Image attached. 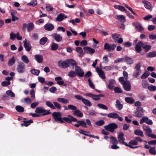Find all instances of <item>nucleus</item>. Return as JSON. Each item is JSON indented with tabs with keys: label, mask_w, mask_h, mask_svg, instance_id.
Listing matches in <instances>:
<instances>
[{
	"label": "nucleus",
	"mask_w": 156,
	"mask_h": 156,
	"mask_svg": "<svg viewBox=\"0 0 156 156\" xmlns=\"http://www.w3.org/2000/svg\"><path fill=\"white\" fill-rule=\"evenodd\" d=\"M52 116L55 121L56 122H59L62 123L65 122V121L71 124L72 122H76L78 123L75 124L74 126L79 127L81 126L82 127L87 128V123L90 126H91L90 121L89 119H86V122L83 120H78L77 119L74 118L70 115H68V117L63 118L61 116V113L59 112H54L52 114Z\"/></svg>",
	"instance_id": "obj_1"
},
{
	"label": "nucleus",
	"mask_w": 156,
	"mask_h": 156,
	"mask_svg": "<svg viewBox=\"0 0 156 156\" xmlns=\"http://www.w3.org/2000/svg\"><path fill=\"white\" fill-rule=\"evenodd\" d=\"M104 127L106 130L113 133L114 132V129L118 127V126L116 123H112L105 126Z\"/></svg>",
	"instance_id": "obj_2"
},
{
	"label": "nucleus",
	"mask_w": 156,
	"mask_h": 156,
	"mask_svg": "<svg viewBox=\"0 0 156 156\" xmlns=\"http://www.w3.org/2000/svg\"><path fill=\"white\" fill-rule=\"evenodd\" d=\"M34 25L32 22L29 23L28 24L23 23L22 27V30L25 31L27 29L28 32H30L34 28Z\"/></svg>",
	"instance_id": "obj_3"
},
{
	"label": "nucleus",
	"mask_w": 156,
	"mask_h": 156,
	"mask_svg": "<svg viewBox=\"0 0 156 156\" xmlns=\"http://www.w3.org/2000/svg\"><path fill=\"white\" fill-rule=\"evenodd\" d=\"M35 112L37 113H42V114H40L41 116L48 115L51 113L50 110H47L43 109L41 107H37Z\"/></svg>",
	"instance_id": "obj_4"
},
{
	"label": "nucleus",
	"mask_w": 156,
	"mask_h": 156,
	"mask_svg": "<svg viewBox=\"0 0 156 156\" xmlns=\"http://www.w3.org/2000/svg\"><path fill=\"white\" fill-rule=\"evenodd\" d=\"M116 47V45L115 44H109L106 43L104 44V49L111 52L113 51Z\"/></svg>",
	"instance_id": "obj_5"
},
{
	"label": "nucleus",
	"mask_w": 156,
	"mask_h": 156,
	"mask_svg": "<svg viewBox=\"0 0 156 156\" xmlns=\"http://www.w3.org/2000/svg\"><path fill=\"white\" fill-rule=\"evenodd\" d=\"M17 71L20 73H22L25 71V66L23 62L19 63L16 68Z\"/></svg>",
	"instance_id": "obj_6"
},
{
	"label": "nucleus",
	"mask_w": 156,
	"mask_h": 156,
	"mask_svg": "<svg viewBox=\"0 0 156 156\" xmlns=\"http://www.w3.org/2000/svg\"><path fill=\"white\" fill-rule=\"evenodd\" d=\"M136 110V111L135 112V116L138 118H141L144 115L143 113L144 112V110L142 107H137Z\"/></svg>",
	"instance_id": "obj_7"
},
{
	"label": "nucleus",
	"mask_w": 156,
	"mask_h": 156,
	"mask_svg": "<svg viewBox=\"0 0 156 156\" xmlns=\"http://www.w3.org/2000/svg\"><path fill=\"white\" fill-rule=\"evenodd\" d=\"M75 71L76 75L80 77H83L84 75V72L83 69L78 66H76L75 68Z\"/></svg>",
	"instance_id": "obj_8"
},
{
	"label": "nucleus",
	"mask_w": 156,
	"mask_h": 156,
	"mask_svg": "<svg viewBox=\"0 0 156 156\" xmlns=\"http://www.w3.org/2000/svg\"><path fill=\"white\" fill-rule=\"evenodd\" d=\"M57 64L58 66L62 68L65 69L69 67L66 60L65 61L59 60L58 61Z\"/></svg>",
	"instance_id": "obj_9"
},
{
	"label": "nucleus",
	"mask_w": 156,
	"mask_h": 156,
	"mask_svg": "<svg viewBox=\"0 0 156 156\" xmlns=\"http://www.w3.org/2000/svg\"><path fill=\"white\" fill-rule=\"evenodd\" d=\"M145 122L148 125H151L153 124V122L151 119H149L147 117H144L140 120V124Z\"/></svg>",
	"instance_id": "obj_10"
},
{
	"label": "nucleus",
	"mask_w": 156,
	"mask_h": 156,
	"mask_svg": "<svg viewBox=\"0 0 156 156\" xmlns=\"http://www.w3.org/2000/svg\"><path fill=\"white\" fill-rule=\"evenodd\" d=\"M124 133L122 132L121 133L119 134L118 136V138L119 140L118 142H119L120 144H122V145H125L126 146V144H127L124 142L125 139L124 137Z\"/></svg>",
	"instance_id": "obj_11"
},
{
	"label": "nucleus",
	"mask_w": 156,
	"mask_h": 156,
	"mask_svg": "<svg viewBox=\"0 0 156 156\" xmlns=\"http://www.w3.org/2000/svg\"><path fill=\"white\" fill-rule=\"evenodd\" d=\"M79 132L80 133L82 134L85 136H87L96 138L97 139H99V137L97 136H95L94 135H90V134H88L85 133H90V132H89V131H85L82 129H80L79 130Z\"/></svg>",
	"instance_id": "obj_12"
},
{
	"label": "nucleus",
	"mask_w": 156,
	"mask_h": 156,
	"mask_svg": "<svg viewBox=\"0 0 156 156\" xmlns=\"http://www.w3.org/2000/svg\"><path fill=\"white\" fill-rule=\"evenodd\" d=\"M122 84L123 85V88L125 90L129 91L131 90V86L129 81H126V82H124V83H122Z\"/></svg>",
	"instance_id": "obj_13"
},
{
	"label": "nucleus",
	"mask_w": 156,
	"mask_h": 156,
	"mask_svg": "<svg viewBox=\"0 0 156 156\" xmlns=\"http://www.w3.org/2000/svg\"><path fill=\"white\" fill-rule=\"evenodd\" d=\"M67 63L69 65V67L72 66L73 68L74 69V67H76L77 66V63L73 59H66Z\"/></svg>",
	"instance_id": "obj_14"
},
{
	"label": "nucleus",
	"mask_w": 156,
	"mask_h": 156,
	"mask_svg": "<svg viewBox=\"0 0 156 156\" xmlns=\"http://www.w3.org/2000/svg\"><path fill=\"white\" fill-rule=\"evenodd\" d=\"M144 148L147 149H148L150 148L149 151V152L151 154H156V150H155V147H151L149 145L145 144L144 146Z\"/></svg>",
	"instance_id": "obj_15"
},
{
	"label": "nucleus",
	"mask_w": 156,
	"mask_h": 156,
	"mask_svg": "<svg viewBox=\"0 0 156 156\" xmlns=\"http://www.w3.org/2000/svg\"><path fill=\"white\" fill-rule=\"evenodd\" d=\"M143 43L142 41H140L138 42L135 47V49L137 53H140L142 51L141 47H143Z\"/></svg>",
	"instance_id": "obj_16"
},
{
	"label": "nucleus",
	"mask_w": 156,
	"mask_h": 156,
	"mask_svg": "<svg viewBox=\"0 0 156 156\" xmlns=\"http://www.w3.org/2000/svg\"><path fill=\"white\" fill-rule=\"evenodd\" d=\"M83 49L85 52L87 54L92 55L95 52V50L94 49L88 46L84 47Z\"/></svg>",
	"instance_id": "obj_17"
},
{
	"label": "nucleus",
	"mask_w": 156,
	"mask_h": 156,
	"mask_svg": "<svg viewBox=\"0 0 156 156\" xmlns=\"http://www.w3.org/2000/svg\"><path fill=\"white\" fill-rule=\"evenodd\" d=\"M96 71L98 73L99 76L101 78L104 80L105 79V76L103 70L97 67L96 68Z\"/></svg>",
	"instance_id": "obj_18"
},
{
	"label": "nucleus",
	"mask_w": 156,
	"mask_h": 156,
	"mask_svg": "<svg viewBox=\"0 0 156 156\" xmlns=\"http://www.w3.org/2000/svg\"><path fill=\"white\" fill-rule=\"evenodd\" d=\"M44 28L45 30L50 31L53 30L54 28V25L50 23H47L44 26Z\"/></svg>",
	"instance_id": "obj_19"
},
{
	"label": "nucleus",
	"mask_w": 156,
	"mask_h": 156,
	"mask_svg": "<svg viewBox=\"0 0 156 156\" xmlns=\"http://www.w3.org/2000/svg\"><path fill=\"white\" fill-rule=\"evenodd\" d=\"M133 25L139 31H141L144 30V28L138 22H135L133 23Z\"/></svg>",
	"instance_id": "obj_20"
},
{
	"label": "nucleus",
	"mask_w": 156,
	"mask_h": 156,
	"mask_svg": "<svg viewBox=\"0 0 156 156\" xmlns=\"http://www.w3.org/2000/svg\"><path fill=\"white\" fill-rule=\"evenodd\" d=\"M24 46L26 50L27 51H29L31 49V46L30 44L27 42L26 40L23 41Z\"/></svg>",
	"instance_id": "obj_21"
},
{
	"label": "nucleus",
	"mask_w": 156,
	"mask_h": 156,
	"mask_svg": "<svg viewBox=\"0 0 156 156\" xmlns=\"http://www.w3.org/2000/svg\"><path fill=\"white\" fill-rule=\"evenodd\" d=\"M67 18V16L61 13L58 16L56 19V20L58 22H61L62 21L64 18Z\"/></svg>",
	"instance_id": "obj_22"
},
{
	"label": "nucleus",
	"mask_w": 156,
	"mask_h": 156,
	"mask_svg": "<svg viewBox=\"0 0 156 156\" xmlns=\"http://www.w3.org/2000/svg\"><path fill=\"white\" fill-rule=\"evenodd\" d=\"M34 58L39 63H41L43 61V58L41 55H34Z\"/></svg>",
	"instance_id": "obj_23"
},
{
	"label": "nucleus",
	"mask_w": 156,
	"mask_h": 156,
	"mask_svg": "<svg viewBox=\"0 0 156 156\" xmlns=\"http://www.w3.org/2000/svg\"><path fill=\"white\" fill-rule=\"evenodd\" d=\"M53 38L57 42H60L62 41V37L60 34H55L53 35Z\"/></svg>",
	"instance_id": "obj_24"
},
{
	"label": "nucleus",
	"mask_w": 156,
	"mask_h": 156,
	"mask_svg": "<svg viewBox=\"0 0 156 156\" xmlns=\"http://www.w3.org/2000/svg\"><path fill=\"white\" fill-rule=\"evenodd\" d=\"M73 114L74 115L79 117L81 118L83 116V113L77 109L73 112Z\"/></svg>",
	"instance_id": "obj_25"
},
{
	"label": "nucleus",
	"mask_w": 156,
	"mask_h": 156,
	"mask_svg": "<svg viewBox=\"0 0 156 156\" xmlns=\"http://www.w3.org/2000/svg\"><path fill=\"white\" fill-rule=\"evenodd\" d=\"M23 122L24 123L21 124V126H25L26 127H27L30 125L31 123H32L33 122V121L32 119H30L28 121L23 120Z\"/></svg>",
	"instance_id": "obj_26"
},
{
	"label": "nucleus",
	"mask_w": 156,
	"mask_h": 156,
	"mask_svg": "<svg viewBox=\"0 0 156 156\" xmlns=\"http://www.w3.org/2000/svg\"><path fill=\"white\" fill-rule=\"evenodd\" d=\"M125 60L127 64L129 65L133 64L134 62V60L132 58L127 56H125Z\"/></svg>",
	"instance_id": "obj_27"
},
{
	"label": "nucleus",
	"mask_w": 156,
	"mask_h": 156,
	"mask_svg": "<svg viewBox=\"0 0 156 156\" xmlns=\"http://www.w3.org/2000/svg\"><path fill=\"white\" fill-rule=\"evenodd\" d=\"M116 102L115 107L118 110H121L123 108V105L121 104L120 101L119 100H117Z\"/></svg>",
	"instance_id": "obj_28"
},
{
	"label": "nucleus",
	"mask_w": 156,
	"mask_h": 156,
	"mask_svg": "<svg viewBox=\"0 0 156 156\" xmlns=\"http://www.w3.org/2000/svg\"><path fill=\"white\" fill-rule=\"evenodd\" d=\"M16 60L14 56L12 57L11 58L9 59L8 62V65L9 66H11L15 62Z\"/></svg>",
	"instance_id": "obj_29"
},
{
	"label": "nucleus",
	"mask_w": 156,
	"mask_h": 156,
	"mask_svg": "<svg viewBox=\"0 0 156 156\" xmlns=\"http://www.w3.org/2000/svg\"><path fill=\"white\" fill-rule=\"evenodd\" d=\"M107 116L108 118L113 119H117L118 117V114L116 113L112 112L109 113L107 115Z\"/></svg>",
	"instance_id": "obj_30"
},
{
	"label": "nucleus",
	"mask_w": 156,
	"mask_h": 156,
	"mask_svg": "<svg viewBox=\"0 0 156 156\" xmlns=\"http://www.w3.org/2000/svg\"><path fill=\"white\" fill-rule=\"evenodd\" d=\"M143 3L144 4V6L145 8L150 9L151 8V4L148 2L146 0H143Z\"/></svg>",
	"instance_id": "obj_31"
},
{
	"label": "nucleus",
	"mask_w": 156,
	"mask_h": 156,
	"mask_svg": "<svg viewBox=\"0 0 156 156\" xmlns=\"http://www.w3.org/2000/svg\"><path fill=\"white\" fill-rule=\"evenodd\" d=\"M110 142L112 144H117L118 143V141L115 137L111 136L110 137Z\"/></svg>",
	"instance_id": "obj_32"
},
{
	"label": "nucleus",
	"mask_w": 156,
	"mask_h": 156,
	"mask_svg": "<svg viewBox=\"0 0 156 156\" xmlns=\"http://www.w3.org/2000/svg\"><path fill=\"white\" fill-rule=\"evenodd\" d=\"M125 100L126 102L131 104L134 103L135 101L134 99L132 97H126Z\"/></svg>",
	"instance_id": "obj_33"
},
{
	"label": "nucleus",
	"mask_w": 156,
	"mask_h": 156,
	"mask_svg": "<svg viewBox=\"0 0 156 156\" xmlns=\"http://www.w3.org/2000/svg\"><path fill=\"white\" fill-rule=\"evenodd\" d=\"M114 7L115 9H118L122 12H125L126 10L124 7L122 5H115Z\"/></svg>",
	"instance_id": "obj_34"
},
{
	"label": "nucleus",
	"mask_w": 156,
	"mask_h": 156,
	"mask_svg": "<svg viewBox=\"0 0 156 156\" xmlns=\"http://www.w3.org/2000/svg\"><path fill=\"white\" fill-rule=\"evenodd\" d=\"M57 101L60 103L63 104H67L69 103V101L68 99L63 98H58L57 99Z\"/></svg>",
	"instance_id": "obj_35"
},
{
	"label": "nucleus",
	"mask_w": 156,
	"mask_h": 156,
	"mask_svg": "<svg viewBox=\"0 0 156 156\" xmlns=\"http://www.w3.org/2000/svg\"><path fill=\"white\" fill-rule=\"evenodd\" d=\"M156 56V51H152L147 53L146 55L147 58H153Z\"/></svg>",
	"instance_id": "obj_36"
},
{
	"label": "nucleus",
	"mask_w": 156,
	"mask_h": 156,
	"mask_svg": "<svg viewBox=\"0 0 156 156\" xmlns=\"http://www.w3.org/2000/svg\"><path fill=\"white\" fill-rule=\"evenodd\" d=\"M151 46L150 45H148L147 44H144L143 45V48L144 49V51L145 52H147L151 49Z\"/></svg>",
	"instance_id": "obj_37"
},
{
	"label": "nucleus",
	"mask_w": 156,
	"mask_h": 156,
	"mask_svg": "<svg viewBox=\"0 0 156 156\" xmlns=\"http://www.w3.org/2000/svg\"><path fill=\"white\" fill-rule=\"evenodd\" d=\"M48 39L46 37H44L40 39L39 43L41 45L44 44L48 41Z\"/></svg>",
	"instance_id": "obj_38"
},
{
	"label": "nucleus",
	"mask_w": 156,
	"mask_h": 156,
	"mask_svg": "<svg viewBox=\"0 0 156 156\" xmlns=\"http://www.w3.org/2000/svg\"><path fill=\"white\" fill-rule=\"evenodd\" d=\"M134 134L136 135L140 136L142 137L144 136L143 132L139 129H136L134 131Z\"/></svg>",
	"instance_id": "obj_39"
},
{
	"label": "nucleus",
	"mask_w": 156,
	"mask_h": 156,
	"mask_svg": "<svg viewBox=\"0 0 156 156\" xmlns=\"http://www.w3.org/2000/svg\"><path fill=\"white\" fill-rule=\"evenodd\" d=\"M115 81L112 79H111L109 80V85L108 88L110 90H112L114 84L115 83Z\"/></svg>",
	"instance_id": "obj_40"
},
{
	"label": "nucleus",
	"mask_w": 156,
	"mask_h": 156,
	"mask_svg": "<svg viewBox=\"0 0 156 156\" xmlns=\"http://www.w3.org/2000/svg\"><path fill=\"white\" fill-rule=\"evenodd\" d=\"M82 102L83 104H84L87 106L90 107L92 105V104L91 102L88 100L87 99L85 98H84Z\"/></svg>",
	"instance_id": "obj_41"
},
{
	"label": "nucleus",
	"mask_w": 156,
	"mask_h": 156,
	"mask_svg": "<svg viewBox=\"0 0 156 156\" xmlns=\"http://www.w3.org/2000/svg\"><path fill=\"white\" fill-rule=\"evenodd\" d=\"M143 129L144 130L147 132V133H151L152 132L151 129L148 126H143Z\"/></svg>",
	"instance_id": "obj_42"
},
{
	"label": "nucleus",
	"mask_w": 156,
	"mask_h": 156,
	"mask_svg": "<svg viewBox=\"0 0 156 156\" xmlns=\"http://www.w3.org/2000/svg\"><path fill=\"white\" fill-rule=\"evenodd\" d=\"M85 95L88 97H92V96H96V97H100V98L101 97H104V95L103 94H102L96 95V94H94L90 93H86L85 94Z\"/></svg>",
	"instance_id": "obj_43"
},
{
	"label": "nucleus",
	"mask_w": 156,
	"mask_h": 156,
	"mask_svg": "<svg viewBox=\"0 0 156 156\" xmlns=\"http://www.w3.org/2000/svg\"><path fill=\"white\" fill-rule=\"evenodd\" d=\"M58 44L53 43L51 45V49L53 51L56 50L58 48Z\"/></svg>",
	"instance_id": "obj_44"
},
{
	"label": "nucleus",
	"mask_w": 156,
	"mask_h": 156,
	"mask_svg": "<svg viewBox=\"0 0 156 156\" xmlns=\"http://www.w3.org/2000/svg\"><path fill=\"white\" fill-rule=\"evenodd\" d=\"M46 105L48 106L51 108L52 109H55V107L54 106L53 104L50 101H47L45 102Z\"/></svg>",
	"instance_id": "obj_45"
},
{
	"label": "nucleus",
	"mask_w": 156,
	"mask_h": 156,
	"mask_svg": "<svg viewBox=\"0 0 156 156\" xmlns=\"http://www.w3.org/2000/svg\"><path fill=\"white\" fill-rule=\"evenodd\" d=\"M31 73L34 75L38 76L40 73V71L38 69H32L30 70Z\"/></svg>",
	"instance_id": "obj_46"
},
{
	"label": "nucleus",
	"mask_w": 156,
	"mask_h": 156,
	"mask_svg": "<svg viewBox=\"0 0 156 156\" xmlns=\"http://www.w3.org/2000/svg\"><path fill=\"white\" fill-rule=\"evenodd\" d=\"M37 5V0H33L31 1L30 3H28L27 5L29 6H31L32 7H34Z\"/></svg>",
	"instance_id": "obj_47"
},
{
	"label": "nucleus",
	"mask_w": 156,
	"mask_h": 156,
	"mask_svg": "<svg viewBox=\"0 0 156 156\" xmlns=\"http://www.w3.org/2000/svg\"><path fill=\"white\" fill-rule=\"evenodd\" d=\"M16 110L18 112H24V108L20 106H17L16 107Z\"/></svg>",
	"instance_id": "obj_48"
},
{
	"label": "nucleus",
	"mask_w": 156,
	"mask_h": 156,
	"mask_svg": "<svg viewBox=\"0 0 156 156\" xmlns=\"http://www.w3.org/2000/svg\"><path fill=\"white\" fill-rule=\"evenodd\" d=\"M21 59L23 62L26 63H28L29 62V60L28 58L25 55H23L22 56Z\"/></svg>",
	"instance_id": "obj_49"
},
{
	"label": "nucleus",
	"mask_w": 156,
	"mask_h": 156,
	"mask_svg": "<svg viewBox=\"0 0 156 156\" xmlns=\"http://www.w3.org/2000/svg\"><path fill=\"white\" fill-rule=\"evenodd\" d=\"M117 19L120 20L121 22H125L126 21L125 16L122 15H119L117 16Z\"/></svg>",
	"instance_id": "obj_50"
},
{
	"label": "nucleus",
	"mask_w": 156,
	"mask_h": 156,
	"mask_svg": "<svg viewBox=\"0 0 156 156\" xmlns=\"http://www.w3.org/2000/svg\"><path fill=\"white\" fill-rule=\"evenodd\" d=\"M121 36L120 35L116 33L113 34L112 35V38L115 41V40H117Z\"/></svg>",
	"instance_id": "obj_51"
},
{
	"label": "nucleus",
	"mask_w": 156,
	"mask_h": 156,
	"mask_svg": "<svg viewBox=\"0 0 156 156\" xmlns=\"http://www.w3.org/2000/svg\"><path fill=\"white\" fill-rule=\"evenodd\" d=\"M114 90L115 92L117 93H122L123 92L122 89L118 87H115L114 88Z\"/></svg>",
	"instance_id": "obj_52"
},
{
	"label": "nucleus",
	"mask_w": 156,
	"mask_h": 156,
	"mask_svg": "<svg viewBox=\"0 0 156 156\" xmlns=\"http://www.w3.org/2000/svg\"><path fill=\"white\" fill-rule=\"evenodd\" d=\"M6 94L7 95L10 97L14 98L15 97V95L14 93L11 90H8L6 91Z\"/></svg>",
	"instance_id": "obj_53"
},
{
	"label": "nucleus",
	"mask_w": 156,
	"mask_h": 156,
	"mask_svg": "<svg viewBox=\"0 0 156 156\" xmlns=\"http://www.w3.org/2000/svg\"><path fill=\"white\" fill-rule=\"evenodd\" d=\"M150 75V73L147 71L145 72L142 75L141 77L142 79H144L147 78Z\"/></svg>",
	"instance_id": "obj_54"
},
{
	"label": "nucleus",
	"mask_w": 156,
	"mask_h": 156,
	"mask_svg": "<svg viewBox=\"0 0 156 156\" xmlns=\"http://www.w3.org/2000/svg\"><path fill=\"white\" fill-rule=\"evenodd\" d=\"M105 123V122L104 120H101L97 121L95 124L97 126H101L103 125Z\"/></svg>",
	"instance_id": "obj_55"
},
{
	"label": "nucleus",
	"mask_w": 156,
	"mask_h": 156,
	"mask_svg": "<svg viewBox=\"0 0 156 156\" xmlns=\"http://www.w3.org/2000/svg\"><path fill=\"white\" fill-rule=\"evenodd\" d=\"M68 75L71 78L74 77L76 76L75 71H71L69 72Z\"/></svg>",
	"instance_id": "obj_56"
},
{
	"label": "nucleus",
	"mask_w": 156,
	"mask_h": 156,
	"mask_svg": "<svg viewBox=\"0 0 156 156\" xmlns=\"http://www.w3.org/2000/svg\"><path fill=\"white\" fill-rule=\"evenodd\" d=\"M147 89L150 91H153L156 90V87L152 85H150L148 86Z\"/></svg>",
	"instance_id": "obj_57"
},
{
	"label": "nucleus",
	"mask_w": 156,
	"mask_h": 156,
	"mask_svg": "<svg viewBox=\"0 0 156 156\" xmlns=\"http://www.w3.org/2000/svg\"><path fill=\"white\" fill-rule=\"evenodd\" d=\"M53 103L54 105V106L55 107V108H57L58 110L60 109L61 108V106L60 104L58 103L57 102L54 101L53 102Z\"/></svg>",
	"instance_id": "obj_58"
},
{
	"label": "nucleus",
	"mask_w": 156,
	"mask_h": 156,
	"mask_svg": "<svg viewBox=\"0 0 156 156\" xmlns=\"http://www.w3.org/2000/svg\"><path fill=\"white\" fill-rule=\"evenodd\" d=\"M97 106L99 108L105 110H107L108 109L107 107L104 104H98Z\"/></svg>",
	"instance_id": "obj_59"
},
{
	"label": "nucleus",
	"mask_w": 156,
	"mask_h": 156,
	"mask_svg": "<svg viewBox=\"0 0 156 156\" xmlns=\"http://www.w3.org/2000/svg\"><path fill=\"white\" fill-rule=\"evenodd\" d=\"M129 145H136L138 144V142L136 140H131L129 142Z\"/></svg>",
	"instance_id": "obj_60"
},
{
	"label": "nucleus",
	"mask_w": 156,
	"mask_h": 156,
	"mask_svg": "<svg viewBox=\"0 0 156 156\" xmlns=\"http://www.w3.org/2000/svg\"><path fill=\"white\" fill-rule=\"evenodd\" d=\"M88 81L90 87L93 89H94L95 88V85H94L92 81H91L90 79L89 78L88 80Z\"/></svg>",
	"instance_id": "obj_61"
},
{
	"label": "nucleus",
	"mask_w": 156,
	"mask_h": 156,
	"mask_svg": "<svg viewBox=\"0 0 156 156\" xmlns=\"http://www.w3.org/2000/svg\"><path fill=\"white\" fill-rule=\"evenodd\" d=\"M142 87L146 89L147 88L148 83H147V82L145 80L142 81Z\"/></svg>",
	"instance_id": "obj_62"
},
{
	"label": "nucleus",
	"mask_w": 156,
	"mask_h": 156,
	"mask_svg": "<svg viewBox=\"0 0 156 156\" xmlns=\"http://www.w3.org/2000/svg\"><path fill=\"white\" fill-rule=\"evenodd\" d=\"M10 83H11L10 81H4L2 83L1 85L3 87H6L9 85L10 84Z\"/></svg>",
	"instance_id": "obj_63"
},
{
	"label": "nucleus",
	"mask_w": 156,
	"mask_h": 156,
	"mask_svg": "<svg viewBox=\"0 0 156 156\" xmlns=\"http://www.w3.org/2000/svg\"><path fill=\"white\" fill-rule=\"evenodd\" d=\"M10 39L12 40H14L15 38H16V34L13 33L11 32L10 34Z\"/></svg>",
	"instance_id": "obj_64"
}]
</instances>
